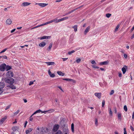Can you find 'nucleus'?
<instances>
[{"instance_id": "obj_1", "label": "nucleus", "mask_w": 134, "mask_h": 134, "mask_svg": "<svg viewBox=\"0 0 134 134\" xmlns=\"http://www.w3.org/2000/svg\"><path fill=\"white\" fill-rule=\"evenodd\" d=\"M4 79L6 83L10 84H13L14 82V80L13 78L11 77H7L4 79H2V80Z\"/></svg>"}, {"instance_id": "obj_2", "label": "nucleus", "mask_w": 134, "mask_h": 134, "mask_svg": "<svg viewBox=\"0 0 134 134\" xmlns=\"http://www.w3.org/2000/svg\"><path fill=\"white\" fill-rule=\"evenodd\" d=\"M40 131H41L40 133L38 132V134H47L48 132V130L46 128L41 129Z\"/></svg>"}, {"instance_id": "obj_3", "label": "nucleus", "mask_w": 134, "mask_h": 134, "mask_svg": "<svg viewBox=\"0 0 134 134\" xmlns=\"http://www.w3.org/2000/svg\"><path fill=\"white\" fill-rule=\"evenodd\" d=\"M6 65L5 63H3L0 65V70L1 71H4L6 70Z\"/></svg>"}, {"instance_id": "obj_4", "label": "nucleus", "mask_w": 134, "mask_h": 134, "mask_svg": "<svg viewBox=\"0 0 134 134\" xmlns=\"http://www.w3.org/2000/svg\"><path fill=\"white\" fill-rule=\"evenodd\" d=\"M83 5H82L79 7H78L77 8H76L74 9L73 10H71V11L69 12L68 13H66L65 14V15H68V14H70V13H71L73 12H74V11H75L76 10L79 9H80V8H82V7H83Z\"/></svg>"}, {"instance_id": "obj_5", "label": "nucleus", "mask_w": 134, "mask_h": 134, "mask_svg": "<svg viewBox=\"0 0 134 134\" xmlns=\"http://www.w3.org/2000/svg\"><path fill=\"white\" fill-rule=\"evenodd\" d=\"M59 125L58 124H55L54 125L52 132H55L58 129L59 127Z\"/></svg>"}, {"instance_id": "obj_6", "label": "nucleus", "mask_w": 134, "mask_h": 134, "mask_svg": "<svg viewBox=\"0 0 134 134\" xmlns=\"http://www.w3.org/2000/svg\"><path fill=\"white\" fill-rule=\"evenodd\" d=\"M69 131L68 128L66 127L63 129V134H69Z\"/></svg>"}, {"instance_id": "obj_7", "label": "nucleus", "mask_w": 134, "mask_h": 134, "mask_svg": "<svg viewBox=\"0 0 134 134\" xmlns=\"http://www.w3.org/2000/svg\"><path fill=\"white\" fill-rule=\"evenodd\" d=\"M5 85L4 83L0 82V90H3V88L5 86Z\"/></svg>"}, {"instance_id": "obj_8", "label": "nucleus", "mask_w": 134, "mask_h": 134, "mask_svg": "<svg viewBox=\"0 0 134 134\" xmlns=\"http://www.w3.org/2000/svg\"><path fill=\"white\" fill-rule=\"evenodd\" d=\"M51 36H43L40 38H40L41 40H42L44 39H48L49 38H50Z\"/></svg>"}, {"instance_id": "obj_9", "label": "nucleus", "mask_w": 134, "mask_h": 134, "mask_svg": "<svg viewBox=\"0 0 134 134\" xmlns=\"http://www.w3.org/2000/svg\"><path fill=\"white\" fill-rule=\"evenodd\" d=\"M127 68V66L126 65H125L124 66V67H123L122 68V70L123 74H124L125 73Z\"/></svg>"}, {"instance_id": "obj_10", "label": "nucleus", "mask_w": 134, "mask_h": 134, "mask_svg": "<svg viewBox=\"0 0 134 134\" xmlns=\"http://www.w3.org/2000/svg\"><path fill=\"white\" fill-rule=\"evenodd\" d=\"M90 29V26H88V27H87L84 32V34L86 35L87 33L89 32Z\"/></svg>"}, {"instance_id": "obj_11", "label": "nucleus", "mask_w": 134, "mask_h": 134, "mask_svg": "<svg viewBox=\"0 0 134 134\" xmlns=\"http://www.w3.org/2000/svg\"><path fill=\"white\" fill-rule=\"evenodd\" d=\"M7 118V117L6 116H5L4 118H2L0 120V124H3Z\"/></svg>"}, {"instance_id": "obj_12", "label": "nucleus", "mask_w": 134, "mask_h": 134, "mask_svg": "<svg viewBox=\"0 0 134 134\" xmlns=\"http://www.w3.org/2000/svg\"><path fill=\"white\" fill-rule=\"evenodd\" d=\"M12 21L11 19H9L6 20V23L8 25H10L11 24Z\"/></svg>"}, {"instance_id": "obj_13", "label": "nucleus", "mask_w": 134, "mask_h": 134, "mask_svg": "<svg viewBox=\"0 0 134 134\" xmlns=\"http://www.w3.org/2000/svg\"><path fill=\"white\" fill-rule=\"evenodd\" d=\"M94 95L99 99L101 98V95L100 93H94Z\"/></svg>"}, {"instance_id": "obj_14", "label": "nucleus", "mask_w": 134, "mask_h": 134, "mask_svg": "<svg viewBox=\"0 0 134 134\" xmlns=\"http://www.w3.org/2000/svg\"><path fill=\"white\" fill-rule=\"evenodd\" d=\"M30 3L27 2H24L22 4V6H23L24 7L28 5H29L30 4Z\"/></svg>"}, {"instance_id": "obj_15", "label": "nucleus", "mask_w": 134, "mask_h": 134, "mask_svg": "<svg viewBox=\"0 0 134 134\" xmlns=\"http://www.w3.org/2000/svg\"><path fill=\"white\" fill-rule=\"evenodd\" d=\"M46 45V43L44 42H42L39 44V46L41 47H43Z\"/></svg>"}, {"instance_id": "obj_16", "label": "nucleus", "mask_w": 134, "mask_h": 134, "mask_svg": "<svg viewBox=\"0 0 134 134\" xmlns=\"http://www.w3.org/2000/svg\"><path fill=\"white\" fill-rule=\"evenodd\" d=\"M38 5L42 7H44L47 5L48 4L44 3H39L38 4Z\"/></svg>"}, {"instance_id": "obj_17", "label": "nucleus", "mask_w": 134, "mask_h": 134, "mask_svg": "<svg viewBox=\"0 0 134 134\" xmlns=\"http://www.w3.org/2000/svg\"><path fill=\"white\" fill-rule=\"evenodd\" d=\"M36 112L37 113H40V112H41L42 113H44V114H46V112H47L48 111H42L40 109H39L37 110Z\"/></svg>"}, {"instance_id": "obj_18", "label": "nucleus", "mask_w": 134, "mask_h": 134, "mask_svg": "<svg viewBox=\"0 0 134 134\" xmlns=\"http://www.w3.org/2000/svg\"><path fill=\"white\" fill-rule=\"evenodd\" d=\"M8 87H9L10 88L12 89H16V87L14 85L12 84H10L9 86H8Z\"/></svg>"}, {"instance_id": "obj_19", "label": "nucleus", "mask_w": 134, "mask_h": 134, "mask_svg": "<svg viewBox=\"0 0 134 134\" xmlns=\"http://www.w3.org/2000/svg\"><path fill=\"white\" fill-rule=\"evenodd\" d=\"M108 62L107 61H104L103 62H101L99 64L102 65H106L108 64Z\"/></svg>"}, {"instance_id": "obj_20", "label": "nucleus", "mask_w": 134, "mask_h": 134, "mask_svg": "<svg viewBox=\"0 0 134 134\" xmlns=\"http://www.w3.org/2000/svg\"><path fill=\"white\" fill-rule=\"evenodd\" d=\"M52 134H62V133L61 131L59 130L56 132H52Z\"/></svg>"}, {"instance_id": "obj_21", "label": "nucleus", "mask_w": 134, "mask_h": 134, "mask_svg": "<svg viewBox=\"0 0 134 134\" xmlns=\"http://www.w3.org/2000/svg\"><path fill=\"white\" fill-rule=\"evenodd\" d=\"M6 75H13V72L11 71H8L6 74Z\"/></svg>"}, {"instance_id": "obj_22", "label": "nucleus", "mask_w": 134, "mask_h": 134, "mask_svg": "<svg viewBox=\"0 0 134 134\" xmlns=\"http://www.w3.org/2000/svg\"><path fill=\"white\" fill-rule=\"evenodd\" d=\"M64 80H65L66 81H72V82L73 83H75V81L72 80L71 79H63Z\"/></svg>"}, {"instance_id": "obj_23", "label": "nucleus", "mask_w": 134, "mask_h": 134, "mask_svg": "<svg viewBox=\"0 0 134 134\" xmlns=\"http://www.w3.org/2000/svg\"><path fill=\"white\" fill-rule=\"evenodd\" d=\"M18 127L16 126H14L12 128V130L14 131H16V130H18Z\"/></svg>"}, {"instance_id": "obj_24", "label": "nucleus", "mask_w": 134, "mask_h": 134, "mask_svg": "<svg viewBox=\"0 0 134 134\" xmlns=\"http://www.w3.org/2000/svg\"><path fill=\"white\" fill-rule=\"evenodd\" d=\"M33 130V129L32 128H29L28 130H27L26 131V134H28L29 133L31 132L32 130Z\"/></svg>"}, {"instance_id": "obj_25", "label": "nucleus", "mask_w": 134, "mask_h": 134, "mask_svg": "<svg viewBox=\"0 0 134 134\" xmlns=\"http://www.w3.org/2000/svg\"><path fill=\"white\" fill-rule=\"evenodd\" d=\"M57 73L58 75L60 76H63L65 75L64 73H63L62 72L60 71H57Z\"/></svg>"}, {"instance_id": "obj_26", "label": "nucleus", "mask_w": 134, "mask_h": 134, "mask_svg": "<svg viewBox=\"0 0 134 134\" xmlns=\"http://www.w3.org/2000/svg\"><path fill=\"white\" fill-rule=\"evenodd\" d=\"M46 63L48 65H53L55 63L54 62H46Z\"/></svg>"}, {"instance_id": "obj_27", "label": "nucleus", "mask_w": 134, "mask_h": 134, "mask_svg": "<svg viewBox=\"0 0 134 134\" xmlns=\"http://www.w3.org/2000/svg\"><path fill=\"white\" fill-rule=\"evenodd\" d=\"M77 25H75L72 26V28L74 29V31L75 32H76L77 30Z\"/></svg>"}, {"instance_id": "obj_28", "label": "nucleus", "mask_w": 134, "mask_h": 134, "mask_svg": "<svg viewBox=\"0 0 134 134\" xmlns=\"http://www.w3.org/2000/svg\"><path fill=\"white\" fill-rule=\"evenodd\" d=\"M11 69V67L8 65H6V70L7 71L10 70Z\"/></svg>"}, {"instance_id": "obj_29", "label": "nucleus", "mask_w": 134, "mask_h": 134, "mask_svg": "<svg viewBox=\"0 0 134 134\" xmlns=\"http://www.w3.org/2000/svg\"><path fill=\"white\" fill-rule=\"evenodd\" d=\"M52 44H53L52 43H51L50 44L48 47V51H49L50 50L52 46Z\"/></svg>"}, {"instance_id": "obj_30", "label": "nucleus", "mask_w": 134, "mask_h": 134, "mask_svg": "<svg viewBox=\"0 0 134 134\" xmlns=\"http://www.w3.org/2000/svg\"><path fill=\"white\" fill-rule=\"evenodd\" d=\"M71 129L72 132H74V124L73 123H72L71 125Z\"/></svg>"}, {"instance_id": "obj_31", "label": "nucleus", "mask_w": 134, "mask_h": 134, "mask_svg": "<svg viewBox=\"0 0 134 134\" xmlns=\"http://www.w3.org/2000/svg\"><path fill=\"white\" fill-rule=\"evenodd\" d=\"M118 119L121 120V114L120 113H118Z\"/></svg>"}, {"instance_id": "obj_32", "label": "nucleus", "mask_w": 134, "mask_h": 134, "mask_svg": "<svg viewBox=\"0 0 134 134\" xmlns=\"http://www.w3.org/2000/svg\"><path fill=\"white\" fill-rule=\"evenodd\" d=\"M20 111L19 110H17L16 112L14 113V115L15 116L17 115L19 112Z\"/></svg>"}, {"instance_id": "obj_33", "label": "nucleus", "mask_w": 134, "mask_h": 134, "mask_svg": "<svg viewBox=\"0 0 134 134\" xmlns=\"http://www.w3.org/2000/svg\"><path fill=\"white\" fill-rule=\"evenodd\" d=\"M109 113L110 115H112V112L111 111V109L110 108H109Z\"/></svg>"}, {"instance_id": "obj_34", "label": "nucleus", "mask_w": 134, "mask_h": 134, "mask_svg": "<svg viewBox=\"0 0 134 134\" xmlns=\"http://www.w3.org/2000/svg\"><path fill=\"white\" fill-rule=\"evenodd\" d=\"M92 68H94V69H98L99 68V67L98 66H97L96 65H92Z\"/></svg>"}, {"instance_id": "obj_35", "label": "nucleus", "mask_w": 134, "mask_h": 134, "mask_svg": "<svg viewBox=\"0 0 134 134\" xmlns=\"http://www.w3.org/2000/svg\"><path fill=\"white\" fill-rule=\"evenodd\" d=\"M75 52V51L74 50H72L70 52H68V54L69 55H71L72 53H74Z\"/></svg>"}, {"instance_id": "obj_36", "label": "nucleus", "mask_w": 134, "mask_h": 134, "mask_svg": "<svg viewBox=\"0 0 134 134\" xmlns=\"http://www.w3.org/2000/svg\"><path fill=\"white\" fill-rule=\"evenodd\" d=\"M111 15V14L110 13H107L106 14V16L108 18H109Z\"/></svg>"}, {"instance_id": "obj_37", "label": "nucleus", "mask_w": 134, "mask_h": 134, "mask_svg": "<svg viewBox=\"0 0 134 134\" xmlns=\"http://www.w3.org/2000/svg\"><path fill=\"white\" fill-rule=\"evenodd\" d=\"M119 25H117V26H116V28L115 29V31L116 32V31H117L118 29L119 28Z\"/></svg>"}, {"instance_id": "obj_38", "label": "nucleus", "mask_w": 134, "mask_h": 134, "mask_svg": "<svg viewBox=\"0 0 134 134\" xmlns=\"http://www.w3.org/2000/svg\"><path fill=\"white\" fill-rule=\"evenodd\" d=\"M114 93V91L113 90H111L110 93V96L113 94Z\"/></svg>"}, {"instance_id": "obj_39", "label": "nucleus", "mask_w": 134, "mask_h": 134, "mask_svg": "<svg viewBox=\"0 0 134 134\" xmlns=\"http://www.w3.org/2000/svg\"><path fill=\"white\" fill-rule=\"evenodd\" d=\"M52 20L53 22H55V23H58V22H57V21L58 20L57 19H55Z\"/></svg>"}, {"instance_id": "obj_40", "label": "nucleus", "mask_w": 134, "mask_h": 134, "mask_svg": "<svg viewBox=\"0 0 134 134\" xmlns=\"http://www.w3.org/2000/svg\"><path fill=\"white\" fill-rule=\"evenodd\" d=\"M124 110L125 111H127V108L126 105H124Z\"/></svg>"}, {"instance_id": "obj_41", "label": "nucleus", "mask_w": 134, "mask_h": 134, "mask_svg": "<svg viewBox=\"0 0 134 134\" xmlns=\"http://www.w3.org/2000/svg\"><path fill=\"white\" fill-rule=\"evenodd\" d=\"M7 49V48H6L4 49L2 51H1L0 52V54L4 52L5 51H6V50Z\"/></svg>"}, {"instance_id": "obj_42", "label": "nucleus", "mask_w": 134, "mask_h": 134, "mask_svg": "<svg viewBox=\"0 0 134 134\" xmlns=\"http://www.w3.org/2000/svg\"><path fill=\"white\" fill-rule=\"evenodd\" d=\"M35 80H34L33 81H31L29 83V85H32L33 84L34 82L35 81Z\"/></svg>"}, {"instance_id": "obj_43", "label": "nucleus", "mask_w": 134, "mask_h": 134, "mask_svg": "<svg viewBox=\"0 0 134 134\" xmlns=\"http://www.w3.org/2000/svg\"><path fill=\"white\" fill-rule=\"evenodd\" d=\"M105 101L104 100H103L102 103V107H103L104 105Z\"/></svg>"}, {"instance_id": "obj_44", "label": "nucleus", "mask_w": 134, "mask_h": 134, "mask_svg": "<svg viewBox=\"0 0 134 134\" xmlns=\"http://www.w3.org/2000/svg\"><path fill=\"white\" fill-rule=\"evenodd\" d=\"M81 61V59L80 58H78V59H77V60H76V62H77V63H79Z\"/></svg>"}, {"instance_id": "obj_45", "label": "nucleus", "mask_w": 134, "mask_h": 134, "mask_svg": "<svg viewBox=\"0 0 134 134\" xmlns=\"http://www.w3.org/2000/svg\"><path fill=\"white\" fill-rule=\"evenodd\" d=\"M106 0H102L100 1L98 3V4H101L102 3L104 2Z\"/></svg>"}, {"instance_id": "obj_46", "label": "nucleus", "mask_w": 134, "mask_h": 134, "mask_svg": "<svg viewBox=\"0 0 134 134\" xmlns=\"http://www.w3.org/2000/svg\"><path fill=\"white\" fill-rule=\"evenodd\" d=\"M106 0H102L100 1L98 3V4H101L102 3L104 2Z\"/></svg>"}, {"instance_id": "obj_47", "label": "nucleus", "mask_w": 134, "mask_h": 134, "mask_svg": "<svg viewBox=\"0 0 134 134\" xmlns=\"http://www.w3.org/2000/svg\"><path fill=\"white\" fill-rule=\"evenodd\" d=\"M124 134H127V132L126 130V129L125 128H124Z\"/></svg>"}, {"instance_id": "obj_48", "label": "nucleus", "mask_w": 134, "mask_h": 134, "mask_svg": "<svg viewBox=\"0 0 134 134\" xmlns=\"http://www.w3.org/2000/svg\"><path fill=\"white\" fill-rule=\"evenodd\" d=\"M54 109H52L51 110H49V111H48L47 112L49 111V113H52V112H54Z\"/></svg>"}, {"instance_id": "obj_49", "label": "nucleus", "mask_w": 134, "mask_h": 134, "mask_svg": "<svg viewBox=\"0 0 134 134\" xmlns=\"http://www.w3.org/2000/svg\"><path fill=\"white\" fill-rule=\"evenodd\" d=\"M95 124L96 126L98 125V120L97 119H95Z\"/></svg>"}, {"instance_id": "obj_50", "label": "nucleus", "mask_w": 134, "mask_h": 134, "mask_svg": "<svg viewBox=\"0 0 134 134\" xmlns=\"http://www.w3.org/2000/svg\"><path fill=\"white\" fill-rule=\"evenodd\" d=\"M91 63L92 64H96V63L94 60H93L91 62Z\"/></svg>"}, {"instance_id": "obj_51", "label": "nucleus", "mask_w": 134, "mask_h": 134, "mask_svg": "<svg viewBox=\"0 0 134 134\" xmlns=\"http://www.w3.org/2000/svg\"><path fill=\"white\" fill-rule=\"evenodd\" d=\"M10 105H8V106H7L5 108V110H7L8 109H9L10 107Z\"/></svg>"}, {"instance_id": "obj_52", "label": "nucleus", "mask_w": 134, "mask_h": 134, "mask_svg": "<svg viewBox=\"0 0 134 134\" xmlns=\"http://www.w3.org/2000/svg\"><path fill=\"white\" fill-rule=\"evenodd\" d=\"M32 116L31 115L30 118V120L31 121H32L33 119V118H32Z\"/></svg>"}, {"instance_id": "obj_53", "label": "nucleus", "mask_w": 134, "mask_h": 134, "mask_svg": "<svg viewBox=\"0 0 134 134\" xmlns=\"http://www.w3.org/2000/svg\"><path fill=\"white\" fill-rule=\"evenodd\" d=\"M1 57H2V58L3 59H7V57L6 55L2 56Z\"/></svg>"}, {"instance_id": "obj_54", "label": "nucleus", "mask_w": 134, "mask_h": 134, "mask_svg": "<svg viewBox=\"0 0 134 134\" xmlns=\"http://www.w3.org/2000/svg\"><path fill=\"white\" fill-rule=\"evenodd\" d=\"M58 87L63 92H64V91L62 90V89L61 88V87L60 86H59Z\"/></svg>"}, {"instance_id": "obj_55", "label": "nucleus", "mask_w": 134, "mask_h": 134, "mask_svg": "<svg viewBox=\"0 0 134 134\" xmlns=\"http://www.w3.org/2000/svg\"><path fill=\"white\" fill-rule=\"evenodd\" d=\"M27 123V121H25V123L24 124V127H26Z\"/></svg>"}, {"instance_id": "obj_56", "label": "nucleus", "mask_w": 134, "mask_h": 134, "mask_svg": "<svg viewBox=\"0 0 134 134\" xmlns=\"http://www.w3.org/2000/svg\"><path fill=\"white\" fill-rule=\"evenodd\" d=\"M48 24V22H47L44 23L42 24V26H43V25H47V24Z\"/></svg>"}, {"instance_id": "obj_57", "label": "nucleus", "mask_w": 134, "mask_h": 134, "mask_svg": "<svg viewBox=\"0 0 134 134\" xmlns=\"http://www.w3.org/2000/svg\"><path fill=\"white\" fill-rule=\"evenodd\" d=\"M130 129L132 131H134V129L132 126H130Z\"/></svg>"}, {"instance_id": "obj_58", "label": "nucleus", "mask_w": 134, "mask_h": 134, "mask_svg": "<svg viewBox=\"0 0 134 134\" xmlns=\"http://www.w3.org/2000/svg\"><path fill=\"white\" fill-rule=\"evenodd\" d=\"M62 19H59L57 21V22H58V23H59V22L60 21H62Z\"/></svg>"}, {"instance_id": "obj_59", "label": "nucleus", "mask_w": 134, "mask_h": 134, "mask_svg": "<svg viewBox=\"0 0 134 134\" xmlns=\"http://www.w3.org/2000/svg\"><path fill=\"white\" fill-rule=\"evenodd\" d=\"M48 73L49 75H51V72L50 70H49L48 71Z\"/></svg>"}, {"instance_id": "obj_60", "label": "nucleus", "mask_w": 134, "mask_h": 134, "mask_svg": "<svg viewBox=\"0 0 134 134\" xmlns=\"http://www.w3.org/2000/svg\"><path fill=\"white\" fill-rule=\"evenodd\" d=\"M62 59H63V61H64L68 59V58H63Z\"/></svg>"}, {"instance_id": "obj_61", "label": "nucleus", "mask_w": 134, "mask_h": 134, "mask_svg": "<svg viewBox=\"0 0 134 134\" xmlns=\"http://www.w3.org/2000/svg\"><path fill=\"white\" fill-rule=\"evenodd\" d=\"M15 29H14L12 30L11 31V32L13 33V32H14L15 31Z\"/></svg>"}, {"instance_id": "obj_62", "label": "nucleus", "mask_w": 134, "mask_h": 134, "mask_svg": "<svg viewBox=\"0 0 134 134\" xmlns=\"http://www.w3.org/2000/svg\"><path fill=\"white\" fill-rule=\"evenodd\" d=\"M124 57L125 58H126L127 57V55L126 54H124Z\"/></svg>"}, {"instance_id": "obj_63", "label": "nucleus", "mask_w": 134, "mask_h": 134, "mask_svg": "<svg viewBox=\"0 0 134 134\" xmlns=\"http://www.w3.org/2000/svg\"><path fill=\"white\" fill-rule=\"evenodd\" d=\"M132 118L133 119H134V112H133L132 113Z\"/></svg>"}, {"instance_id": "obj_64", "label": "nucleus", "mask_w": 134, "mask_h": 134, "mask_svg": "<svg viewBox=\"0 0 134 134\" xmlns=\"http://www.w3.org/2000/svg\"><path fill=\"white\" fill-rule=\"evenodd\" d=\"M134 38V34L132 35V36L131 37V39H132Z\"/></svg>"}]
</instances>
